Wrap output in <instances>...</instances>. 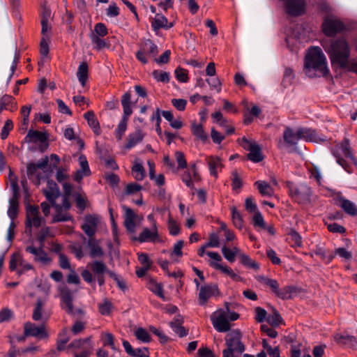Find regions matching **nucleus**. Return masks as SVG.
<instances>
[{"mask_svg":"<svg viewBox=\"0 0 357 357\" xmlns=\"http://www.w3.org/2000/svg\"><path fill=\"white\" fill-rule=\"evenodd\" d=\"M239 318V314L231 311L229 304H225V308H219L211 315V321L213 328L219 333H225L230 330V321Z\"/></svg>","mask_w":357,"mask_h":357,"instance_id":"obj_3","label":"nucleus"},{"mask_svg":"<svg viewBox=\"0 0 357 357\" xmlns=\"http://www.w3.org/2000/svg\"><path fill=\"white\" fill-rule=\"evenodd\" d=\"M331 63L352 72H357V64L351 59V45L344 38L333 39L330 43H322Z\"/></svg>","mask_w":357,"mask_h":357,"instance_id":"obj_1","label":"nucleus"},{"mask_svg":"<svg viewBox=\"0 0 357 357\" xmlns=\"http://www.w3.org/2000/svg\"><path fill=\"white\" fill-rule=\"evenodd\" d=\"M140 47L149 57H155L158 54V47L149 40L145 41Z\"/></svg>","mask_w":357,"mask_h":357,"instance_id":"obj_40","label":"nucleus"},{"mask_svg":"<svg viewBox=\"0 0 357 357\" xmlns=\"http://www.w3.org/2000/svg\"><path fill=\"white\" fill-rule=\"evenodd\" d=\"M181 180L190 188H194L193 181H198L200 180V176L197 172V166L195 163L191 164L182 174Z\"/></svg>","mask_w":357,"mask_h":357,"instance_id":"obj_21","label":"nucleus"},{"mask_svg":"<svg viewBox=\"0 0 357 357\" xmlns=\"http://www.w3.org/2000/svg\"><path fill=\"white\" fill-rule=\"evenodd\" d=\"M100 340L104 347L108 346L112 349L116 350L114 345V335L110 333H102L100 335Z\"/></svg>","mask_w":357,"mask_h":357,"instance_id":"obj_46","label":"nucleus"},{"mask_svg":"<svg viewBox=\"0 0 357 357\" xmlns=\"http://www.w3.org/2000/svg\"><path fill=\"white\" fill-rule=\"evenodd\" d=\"M175 76L180 82H187L188 80V72L183 68H178L175 70Z\"/></svg>","mask_w":357,"mask_h":357,"instance_id":"obj_62","label":"nucleus"},{"mask_svg":"<svg viewBox=\"0 0 357 357\" xmlns=\"http://www.w3.org/2000/svg\"><path fill=\"white\" fill-rule=\"evenodd\" d=\"M87 267L90 268L93 273L97 276L100 275H104L105 273L108 274V271L105 264L101 261H94L87 265Z\"/></svg>","mask_w":357,"mask_h":357,"instance_id":"obj_35","label":"nucleus"},{"mask_svg":"<svg viewBox=\"0 0 357 357\" xmlns=\"http://www.w3.org/2000/svg\"><path fill=\"white\" fill-rule=\"evenodd\" d=\"M206 255L211 259L209 262L210 266L212 268L220 270L223 273L229 275L232 271V269L227 266L222 265L220 262L222 261L221 256L216 252L208 251Z\"/></svg>","mask_w":357,"mask_h":357,"instance_id":"obj_25","label":"nucleus"},{"mask_svg":"<svg viewBox=\"0 0 357 357\" xmlns=\"http://www.w3.org/2000/svg\"><path fill=\"white\" fill-rule=\"evenodd\" d=\"M53 236L54 234L50 231V229L49 227H44L42 228L41 230L38 234L37 239L39 241L41 247H43L45 239L49 237H52Z\"/></svg>","mask_w":357,"mask_h":357,"instance_id":"obj_52","label":"nucleus"},{"mask_svg":"<svg viewBox=\"0 0 357 357\" xmlns=\"http://www.w3.org/2000/svg\"><path fill=\"white\" fill-rule=\"evenodd\" d=\"M59 296L61 299V306L68 314L74 315L75 314H82L84 313L81 309H74L72 292L67 287L63 286L59 287Z\"/></svg>","mask_w":357,"mask_h":357,"instance_id":"obj_12","label":"nucleus"},{"mask_svg":"<svg viewBox=\"0 0 357 357\" xmlns=\"http://www.w3.org/2000/svg\"><path fill=\"white\" fill-rule=\"evenodd\" d=\"M191 131L192 134L200 140L203 142H206L207 140L208 136L205 133L202 125L192 123L191 126Z\"/></svg>","mask_w":357,"mask_h":357,"instance_id":"obj_41","label":"nucleus"},{"mask_svg":"<svg viewBox=\"0 0 357 357\" xmlns=\"http://www.w3.org/2000/svg\"><path fill=\"white\" fill-rule=\"evenodd\" d=\"M144 137L141 130H137L134 132L129 135L126 149H130L141 142Z\"/></svg>","mask_w":357,"mask_h":357,"instance_id":"obj_33","label":"nucleus"},{"mask_svg":"<svg viewBox=\"0 0 357 357\" xmlns=\"http://www.w3.org/2000/svg\"><path fill=\"white\" fill-rule=\"evenodd\" d=\"M46 199L52 204H55V200L60 196V191L57 184L51 180L47 181V188L43 190Z\"/></svg>","mask_w":357,"mask_h":357,"instance_id":"obj_26","label":"nucleus"},{"mask_svg":"<svg viewBox=\"0 0 357 357\" xmlns=\"http://www.w3.org/2000/svg\"><path fill=\"white\" fill-rule=\"evenodd\" d=\"M89 38L93 45V48L97 51H99L108 46L105 42V40L103 39L102 37H97L95 35H89Z\"/></svg>","mask_w":357,"mask_h":357,"instance_id":"obj_44","label":"nucleus"},{"mask_svg":"<svg viewBox=\"0 0 357 357\" xmlns=\"http://www.w3.org/2000/svg\"><path fill=\"white\" fill-rule=\"evenodd\" d=\"M100 223V216L96 214H89L84 218L81 229L89 238H93Z\"/></svg>","mask_w":357,"mask_h":357,"instance_id":"obj_10","label":"nucleus"},{"mask_svg":"<svg viewBox=\"0 0 357 357\" xmlns=\"http://www.w3.org/2000/svg\"><path fill=\"white\" fill-rule=\"evenodd\" d=\"M153 76L158 82L167 83L169 81V74L167 72L154 70Z\"/></svg>","mask_w":357,"mask_h":357,"instance_id":"obj_59","label":"nucleus"},{"mask_svg":"<svg viewBox=\"0 0 357 357\" xmlns=\"http://www.w3.org/2000/svg\"><path fill=\"white\" fill-rule=\"evenodd\" d=\"M184 245V241L182 240L178 241L173 246V250L171 252V257H181L183 256L182 248Z\"/></svg>","mask_w":357,"mask_h":357,"instance_id":"obj_55","label":"nucleus"},{"mask_svg":"<svg viewBox=\"0 0 357 357\" xmlns=\"http://www.w3.org/2000/svg\"><path fill=\"white\" fill-rule=\"evenodd\" d=\"M26 213V232L31 234V227H39L43 219L39 216L38 206H28Z\"/></svg>","mask_w":357,"mask_h":357,"instance_id":"obj_14","label":"nucleus"},{"mask_svg":"<svg viewBox=\"0 0 357 357\" xmlns=\"http://www.w3.org/2000/svg\"><path fill=\"white\" fill-rule=\"evenodd\" d=\"M48 165V157L39 160L36 163L30 162L26 165V173L28 177L33 180L36 185H39L46 176V168Z\"/></svg>","mask_w":357,"mask_h":357,"instance_id":"obj_6","label":"nucleus"},{"mask_svg":"<svg viewBox=\"0 0 357 357\" xmlns=\"http://www.w3.org/2000/svg\"><path fill=\"white\" fill-rule=\"evenodd\" d=\"M297 294V288L295 286H285L278 289L276 296L282 300H289L292 298Z\"/></svg>","mask_w":357,"mask_h":357,"instance_id":"obj_32","label":"nucleus"},{"mask_svg":"<svg viewBox=\"0 0 357 357\" xmlns=\"http://www.w3.org/2000/svg\"><path fill=\"white\" fill-rule=\"evenodd\" d=\"M332 153L336 158L337 162L341 165L348 173L351 172L350 167L347 165L345 159L356 165L355 158L351 151L348 139H344L341 143L337 144L332 149Z\"/></svg>","mask_w":357,"mask_h":357,"instance_id":"obj_5","label":"nucleus"},{"mask_svg":"<svg viewBox=\"0 0 357 357\" xmlns=\"http://www.w3.org/2000/svg\"><path fill=\"white\" fill-rule=\"evenodd\" d=\"M56 214L53 217L52 222H65L70 219V215L67 213V210L70 208V204L67 198L63 200V206L54 204Z\"/></svg>","mask_w":357,"mask_h":357,"instance_id":"obj_22","label":"nucleus"},{"mask_svg":"<svg viewBox=\"0 0 357 357\" xmlns=\"http://www.w3.org/2000/svg\"><path fill=\"white\" fill-rule=\"evenodd\" d=\"M206 246L209 248H218L220 246V238L218 233L213 232L209 234Z\"/></svg>","mask_w":357,"mask_h":357,"instance_id":"obj_54","label":"nucleus"},{"mask_svg":"<svg viewBox=\"0 0 357 357\" xmlns=\"http://www.w3.org/2000/svg\"><path fill=\"white\" fill-rule=\"evenodd\" d=\"M108 34V30L105 24L98 22L95 24L93 31L89 35H95L97 37H105Z\"/></svg>","mask_w":357,"mask_h":357,"instance_id":"obj_48","label":"nucleus"},{"mask_svg":"<svg viewBox=\"0 0 357 357\" xmlns=\"http://www.w3.org/2000/svg\"><path fill=\"white\" fill-rule=\"evenodd\" d=\"M43 247H40L38 248L29 245L26 248V251L34 256V260L36 261L40 262L42 264L46 265L51 262L52 259L48 257L47 254L43 250Z\"/></svg>","mask_w":357,"mask_h":357,"instance_id":"obj_24","label":"nucleus"},{"mask_svg":"<svg viewBox=\"0 0 357 357\" xmlns=\"http://www.w3.org/2000/svg\"><path fill=\"white\" fill-rule=\"evenodd\" d=\"M25 139L29 143L39 144V149L42 152L48 147L49 135L47 132L29 130Z\"/></svg>","mask_w":357,"mask_h":357,"instance_id":"obj_13","label":"nucleus"},{"mask_svg":"<svg viewBox=\"0 0 357 357\" xmlns=\"http://www.w3.org/2000/svg\"><path fill=\"white\" fill-rule=\"evenodd\" d=\"M135 336L142 342L148 343L151 341V337L148 331L143 328H139L135 331Z\"/></svg>","mask_w":357,"mask_h":357,"instance_id":"obj_47","label":"nucleus"},{"mask_svg":"<svg viewBox=\"0 0 357 357\" xmlns=\"http://www.w3.org/2000/svg\"><path fill=\"white\" fill-rule=\"evenodd\" d=\"M159 238L158 227H151V229L144 228L139 234L137 241L140 243L144 242H155Z\"/></svg>","mask_w":357,"mask_h":357,"instance_id":"obj_27","label":"nucleus"},{"mask_svg":"<svg viewBox=\"0 0 357 357\" xmlns=\"http://www.w3.org/2000/svg\"><path fill=\"white\" fill-rule=\"evenodd\" d=\"M87 247L89 249V256L91 258L101 257L104 255V251L100 246V241L96 239L94 237L89 238Z\"/></svg>","mask_w":357,"mask_h":357,"instance_id":"obj_29","label":"nucleus"},{"mask_svg":"<svg viewBox=\"0 0 357 357\" xmlns=\"http://www.w3.org/2000/svg\"><path fill=\"white\" fill-rule=\"evenodd\" d=\"M252 224L257 229H264L266 228L264 219L259 211H256L252 217Z\"/></svg>","mask_w":357,"mask_h":357,"instance_id":"obj_45","label":"nucleus"},{"mask_svg":"<svg viewBox=\"0 0 357 357\" xmlns=\"http://www.w3.org/2000/svg\"><path fill=\"white\" fill-rule=\"evenodd\" d=\"M79 169L74 174V180L79 183L84 177L91 175V170L86 156L80 155L78 158Z\"/></svg>","mask_w":357,"mask_h":357,"instance_id":"obj_23","label":"nucleus"},{"mask_svg":"<svg viewBox=\"0 0 357 357\" xmlns=\"http://www.w3.org/2000/svg\"><path fill=\"white\" fill-rule=\"evenodd\" d=\"M85 119L87 121L89 126L93 129L94 133L97 135L100 134V128L99 123L92 111H89L84 114Z\"/></svg>","mask_w":357,"mask_h":357,"instance_id":"obj_36","label":"nucleus"},{"mask_svg":"<svg viewBox=\"0 0 357 357\" xmlns=\"http://www.w3.org/2000/svg\"><path fill=\"white\" fill-rule=\"evenodd\" d=\"M231 211L234 225L238 229H241L243 227V221L240 213L235 207H232Z\"/></svg>","mask_w":357,"mask_h":357,"instance_id":"obj_50","label":"nucleus"},{"mask_svg":"<svg viewBox=\"0 0 357 357\" xmlns=\"http://www.w3.org/2000/svg\"><path fill=\"white\" fill-rule=\"evenodd\" d=\"M314 253L317 256L319 257L322 259H326L327 262H330L334 258V255L332 253H327L326 250H324L321 248H317L314 251Z\"/></svg>","mask_w":357,"mask_h":357,"instance_id":"obj_61","label":"nucleus"},{"mask_svg":"<svg viewBox=\"0 0 357 357\" xmlns=\"http://www.w3.org/2000/svg\"><path fill=\"white\" fill-rule=\"evenodd\" d=\"M316 131L307 128H298L295 131L289 128H285L283 132V139L284 142L289 146L297 145L300 140L306 142H313L316 140Z\"/></svg>","mask_w":357,"mask_h":357,"instance_id":"obj_4","label":"nucleus"},{"mask_svg":"<svg viewBox=\"0 0 357 357\" xmlns=\"http://www.w3.org/2000/svg\"><path fill=\"white\" fill-rule=\"evenodd\" d=\"M255 185L261 195L271 197L273 195V189L267 182L257 181L255 183Z\"/></svg>","mask_w":357,"mask_h":357,"instance_id":"obj_38","label":"nucleus"},{"mask_svg":"<svg viewBox=\"0 0 357 357\" xmlns=\"http://www.w3.org/2000/svg\"><path fill=\"white\" fill-rule=\"evenodd\" d=\"M210 174L215 178L218 177V171H221L224 165L222 160L218 156L211 155L206 158Z\"/></svg>","mask_w":357,"mask_h":357,"instance_id":"obj_28","label":"nucleus"},{"mask_svg":"<svg viewBox=\"0 0 357 357\" xmlns=\"http://www.w3.org/2000/svg\"><path fill=\"white\" fill-rule=\"evenodd\" d=\"M149 289L160 298L165 300L162 285L155 281L151 280L149 284Z\"/></svg>","mask_w":357,"mask_h":357,"instance_id":"obj_53","label":"nucleus"},{"mask_svg":"<svg viewBox=\"0 0 357 357\" xmlns=\"http://www.w3.org/2000/svg\"><path fill=\"white\" fill-rule=\"evenodd\" d=\"M124 211V226L130 233L135 231L137 224H139L142 220V216H139L131 208L127 206H123Z\"/></svg>","mask_w":357,"mask_h":357,"instance_id":"obj_16","label":"nucleus"},{"mask_svg":"<svg viewBox=\"0 0 357 357\" xmlns=\"http://www.w3.org/2000/svg\"><path fill=\"white\" fill-rule=\"evenodd\" d=\"M240 145L246 151H249L247 158L253 162H259L263 160L264 156L261 153V148L255 142L248 139L245 137H243L238 139Z\"/></svg>","mask_w":357,"mask_h":357,"instance_id":"obj_9","label":"nucleus"},{"mask_svg":"<svg viewBox=\"0 0 357 357\" xmlns=\"http://www.w3.org/2000/svg\"><path fill=\"white\" fill-rule=\"evenodd\" d=\"M239 259L241 263L248 268H252L256 271L259 269V264L252 260L248 255L245 253L240 255Z\"/></svg>","mask_w":357,"mask_h":357,"instance_id":"obj_43","label":"nucleus"},{"mask_svg":"<svg viewBox=\"0 0 357 357\" xmlns=\"http://www.w3.org/2000/svg\"><path fill=\"white\" fill-rule=\"evenodd\" d=\"M336 204L341 207L347 214L356 215V209L355 204L351 201L344 199L342 197H338L335 200Z\"/></svg>","mask_w":357,"mask_h":357,"instance_id":"obj_31","label":"nucleus"},{"mask_svg":"<svg viewBox=\"0 0 357 357\" xmlns=\"http://www.w3.org/2000/svg\"><path fill=\"white\" fill-rule=\"evenodd\" d=\"M168 229L169 234L172 236H177L180 233L179 225L172 218L168 220Z\"/></svg>","mask_w":357,"mask_h":357,"instance_id":"obj_60","label":"nucleus"},{"mask_svg":"<svg viewBox=\"0 0 357 357\" xmlns=\"http://www.w3.org/2000/svg\"><path fill=\"white\" fill-rule=\"evenodd\" d=\"M9 268L11 271L17 269L18 275L33 269V266L25 262L19 254H13L9 263Z\"/></svg>","mask_w":357,"mask_h":357,"instance_id":"obj_18","label":"nucleus"},{"mask_svg":"<svg viewBox=\"0 0 357 357\" xmlns=\"http://www.w3.org/2000/svg\"><path fill=\"white\" fill-rule=\"evenodd\" d=\"M24 333L25 336H31L39 339H44L48 337L44 325L37 326L31 322H27L24 324Z\"/></svg>","mask_w":357,"mask_h":357,"instance_id":"obj_20","label":"nucleus"},{"mask_svg":"<svg viewBox=\"0 0 357 357\" xmlns=\"http://www.w3.org/2000/svg\"><path fill=\"white\" fill-rule=\"evenodd\" d=\"M11 187L13 190V196L9 200V206L8 208V217L13 220L18 213V208H19V202L17 197V192H18V185L16 181L12 180L10 181Z\"/></svg>","mask_w":357,"mask_h":357,"instance_id":"obj_19","label":"nucleus"},{"mask_svg":"<svg viewBox=\"0 0 357 357\" xmlns=\"http://www.w3.org/2000/svg\"><path fill=\"white\" fill-rule=\"evenodd\" d=\"M255 319L259 323H262L267 319V312L266 311L261 307H257L255 310Z\"/></svg>","mask_w":357,"mask_h":357,"instance_id":"obj_64","label":"nucleus"},{"mask_svg":"<svg viewBox=\"0 0 357 357\" xmlns=\"http://www.w3.org/2000/svg\"><path fill=\"white\" fill-rule=\"evenodd\" d=\"M87 345H91L90 337L74 340L68 345V347L84 350V347H87Z\"/></svg>","mask_w":357,"mask_h":357,"instance_id":"obj_49","label":"nucleus"},{"mask_svg":"<svg viewBox=\"0 0 357 357\" xmlns=\"http://www.w3.org/2000/svg\"><path fill=\"white\" fill-rule=\"evenodd\" d=\"M174 26L173 22H168L167 19L161 14H156L151 21V26L154 31L160 29H169Z\"/></svg>","mask_w":357,"mask_h":357,"instance_id":"obj_30","label":"nucleus"},{"mask_svg":"<svg viewBox=\"0 0 357 357\" xmlns=\"http://www.w3.org/2000/svg\"><path fill=\"white\" fill-rule=\"evenodd\" d=\"M289 194L291 198L299 204H305L310 201L312 195L311 188L306 184L296 185L291 182H287Z\"/></svg>","mask_w":357,"mask_h":357,"instance_id":"obj_7","label":"nucleus"},{"mask_svg":"<svg viewBox=\"0 0 357 357\" xmlns=\"http://www.w3.org/2000/svg\"><path fill=\"white\" fill-rule=\"evenodd\" d=\"M182 321L179 318L175 319L170 322L169 325L174 333L178 334L179 337H185L188 335V331L181 326Z\"/></svg>","mask_w":357,"mask_h":357,"instance_id":"obj_39","label":"nucleus"},{"mask_svg":"<svg viewBox=\"0 0 357 357\" xmlns=\"http://www.w3.org/2000/svg\"><path fill=\"white\" fill-rule=\"evenodd\" d=\"M112 307V304L108 300H105L102 303L99 304L98 310L102 315H109Z\"/></svg>","mask_w":357,"mask_h":357,"instance_id":"obj_56","label":"nucleus"},{"mask_svg":"<svg viewBox=\"0 0 357 357\" xmlns=\"http://www.w3.org/2000/svg\"><path fill=\"white\" fill-rule=\"evenodd\" d=\"M132 174L134 178L137 181H142L146 176V171L143 167L142 162H141L138 159H136L134 161V164L132 167Z\"/></svg>","mask_w":357,"mask_h":357,"instance_id":"obj_34","label":"nucleus"},{"mask_svg":"<svg viewBox=\"0 0 357 357\" xmlns=\"http://www.w3.org/2000/svg\"><path fill=\"white\" fill-rule=\"evenodd\" d=\"M142 189V187L141 185L137 183H131L126 185L125 194L128 195H134L139 192Z\"/></svg>","mask_w":357,"mask_h":357,"instance_id":"obj_58","label":"nucleus"},{"mask_svg":"<svg viewBox=\"0 0 357 357\" xmlns=\"http://www.w3.org/2000/svg\"><path fill=\"white\" fill-rule=\"evenodd\" d=\"M45 301L38 298L36 305L34 307L32 318L35 321H39L43 317V307L45 306Z\"/></svg>","mask_w":357,"mask_h":357,"instance_id":"obj_42","label":"nucleus"},{"mask_svg":"<svg viewBox=\"0 0 357 357\" xmlns=\"http://www.w3.org/2000/svg\"><path fill=\"white\" fill-rule=\"evenodd\" d=\"M121 102L123 109V115L116 130V136L119 140L121 139L123 133L126 130L128 118L132 113L130 91H127L122 96Z\"/></svg>","mask_w":357,"mask_h":357,"instance_id":"obj_8","label":"nucleus"},{"mask_svg":"<svg viewBox=\"0 0 357 357\" xmlns=\"http://www.w3.org/2000/svg\"><path fill=\"white\" fill-rule=\"evenodd\" d=\"M227 347L233 349L237 354H241L245 351V346L241 342V334L238 331H233L225 337Z\"/></svg>","mask_w":357,"mask_h":357,"instance_id":"obj_15","label":"nucleus"},{"mask_svg":"<svg viewBox=\"0 0 357 357\" xmlns=\"http://www.w3.org/2000/svg\"><path fill=\"white\" fill-rule=\"evenodd\" d=\"M322 31L327 36H333L344 29V24L334 16L327 17L322 23Z\"/></svg>","mask_w":357,"mask_h":357,"instance_id":"obj_11","label":"nucleus"},{"mask_svg":"<svg viewBox=\"0 0 357 357\" xmlns=\"http://www.w3.org/2000/svg\"><path fill=\"white\" fill-rule=\"evenodd\" d=\"M221 251L226 260L230 263L235 261L236 256L231 248H229L226 245H224L221 248Z\"/></svg>","mask_w":357,"mask_h":357,"instance_id":"obj_57","label":"nucleus"},{"mask_svg":"<svg viewBox=\"0 0 357 357\" xmlns=\"http://www.w3.org/2000/svg\"><path fill=\"white\" fill-rule=\"evenodd\" d=\"M13 128V121L10 119H8L1 129V138L2 139H5L8 137L9 132L12 130Z\"/></svg>","mask_w":357,"mask_h":357,"instance_id":"obj_63","label":"nucleus"},{"mask_svg":"<svg viewBox=\"0 0 357 357\" xmlns=\"http://www.w3.org/2000/svg\"><path fill=\"white\" fill-rule=\"evenodd\" d=\"M266 321L272 326H278L282 321V319L279 312L274 310L273 313L267 317Z\"/></svg>","mask_w":357,"mask_h":357,"instance_id":"obj_51","label":"nucleus"},{"mask_svg":"<svg viewBox=\"0 0 357 357\" xmlns=\"http://www.w3.org/2000/svg\"><path fill=\"white\" fill-rule=\"evenodd\" d=\"M89 68L86 62H82L77 69V76L82 86H84L88 79Z\"/></svg>","mask_w":357,"mask_h":357,"instance_id":"obj_37","label":"nucleus"},{"mask_svg":"<svg viewBox=\"0 0 357 357\" xmlns=\"http://www.w3.org/2000/svg\"><path fill=\"white\" fill-rule=\"evenodd\" d=\"M303 70L309 77L326 76L329 73L326 57L320 47H311L307 50Z\"/></svg>","mask_w":357,"mask_h":357,"instance_id":"obj_2","label":"nucleus"},{"mask_svg":"<svg viewBox=\"0 0 357 357\" xmlns=\"http://www.w3.org/2000/svg\"><path fill=\"white\" fill-rule=\"evenodd\" d=\"M219 294V289L216 284H208L200 287L199 292V304L204 305L207 301L215 295Z\"/></svg>","mask_w":357,"mask_h":357,"instance_id":"obj_17","label":"nucleus"}]
</instances>
